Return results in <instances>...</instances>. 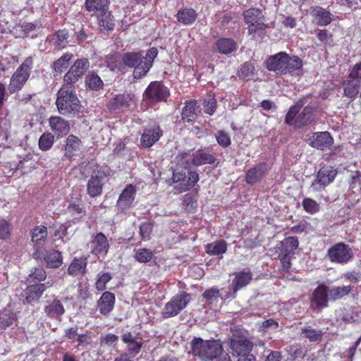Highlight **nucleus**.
<instances>
[{"instance_id":"1","label":"nucleus","mask_w":361,"mask_h":361,"mask_svg":"<svg viewBox=\"0 0 361 361\" xmlns=\"http://www.w3.org/2000/svg\"><path fill=\"white\" fill-rule=\"evenodd\" d=\"M192 353L203 361H231L228 353L223 350L218 341H204L195 338L191 343Z\"/></svg>"},{"instance_id":"2","label":"nucleus","mask_w":361,"mask_h":361,"mask_svg":"<svg viewBox=\"0 0 361 361\" xmlns=\"http://www.w3.org/2000/svg\"><path fill=\"white\" fill-rule=\"evenodd\" d=\"M156 48H151L145 54L144 52H129L122 56L123 67H134L133 76L140 78L145 76L153 64L154 59L157 56Z\"/></svg>"},{"instance_id":"3","label":"nucleus","mask_w":361,"mask_h":361,"mask_svg":"<svg viewBox=\"0 0 361 361\" xmlns=\"http://www.w3.org/2000/svg\"><path fill=\"white\" fill-rule=\"evenodd\" d=\"M56 104L59 111L63 115L79 112L80 102L73 90V86L63 84L57 93Z\"/></svg>"},{"instance_id":"4","label":"nucleus","mask_w":361,"mask_h":361,"mask_svg":"<svg viewBox=\"0 0 361 361\" xmlns=\"http://www.w3.org/2000/svg\"><path fill=\"white\" fill-rule=\"evenodd\" d=\"M190 300V295L184 291L175 295L165 304L161 312L162 317L168 319L177 316L187 307Z\"/></svg>"},{"instance_id":"5","label":"nucleus","mask_w":361,"mask_h":361,"mask_svg":"<svg viewBox=\"0 0 361 361\" xmlns=\"http://www.w3.org/2000/svg\"><path fill=\"white\" fill-rule=\"evenodd\" d=\"M32 63V59L27 58L13 73L8 85V90L11 93L19 91L24 86L30 77Z\"/></svg>"},{"instance_id":"6","label":"nucleus","mask_w":361,"mask_h":361,"mask_svg":"<svg viewBox=\"0 0 361 361\" xmlns=\"http://www.w3.org/2000/svg\"><path fill=\"white\" fill-rule=\"evenodd\" d=\"M327 255L331 262L346 264L353 258L354 253L348 245L338 243L328 250Z\"/></svg>"},{"instance_id":"7","label":"nucleus","mask_w":361,"mask_h":361,"mask_svg":"<svg viewBox=\"0 0 361 361\" xmlns=\"http://www.w3.org/2000/svg\"><path fill=\"white\" fill-rule=\"evenodd\" d=\"M178 160V164L184 168H190L191 166H198L207 164H212L214 161V157L204 152H197L193 154L192 158L188 157V155L181 154L176 157Z\"/></svg>"},{"instance_id":"8","label":"nucleus","mask_w":361,"mask_h":361,"mask_svg":"<svg viewBox=\"0 0 361 361\" xmlns=\"http://www.w3.org/2000/svg\"><path fill=\"white\" fill-rule=\"evenodd\" d=\"M90 67L87 59H77L63 77V84L73 86Z\"/></svg>"},{"instance_id":"9","label":"nucleus","mask_w":361,"mask_h":361,"mask_svg":"<svg viewBox=\"0 0 361 361\" xmlns=\"http://www.w3.org/2000/svg\"><path fill=\"white\" fill-rule=\"evenodd\" d=\"M172 180L178 183L176 187L178 192H183L195 185L199 180V175L195 171H190L186 175L185 172L177 169L173 171Z\"/></svg>"},{"instance_id":"10","label":"nucleus","mask_w":361,"mask_h":361,"mask_svg":"<svg viewBox=\"0 0 361 361\" xmlns=\"http://www.w3.org/2000/svg\"><path fill=\"white\" fill-rule=\"evenodd\" d=\"M337 174V171L332 166L322 167L317 173L315 180L311 184L310 188L314 192H319L324 189L334 181Z\"/></svg>"},{"instance_id":"11","label":"nucleus","mask_w":361,"mask_h":361,"mask_svg":"<svg viewBox=\"0 0 361 361\" xmlns=\"http://www.w3.org/2000/svg\"><path fill=\"white\" fill-rule=\"evenodd\" d=\"M243 16L245 21L248 25L250 34H254L264 30V16L259 9L250 8L245 11Z\"/></svg>"},{"instance_id":"12","label":"nucleus","mask_w":361,"mask_h":361,"mask_svg":"<svg viewBox=\"0 0 361 361\" xmlns=\"http://www.w3.org/2000/svg\"><path fill=\"white\" fill-rule=\"evenodd\" d=\"M33 256L37 260L44 259L50 268L59 267L62 264L61 254L55 250H46L44 247H38Z\"/></svg>"},{"instance_id":"13","label":"nucleus","mask_w":361,"mask_h":361,"mask_svg":"<svg viewBox=\"0 0 361 361\" xmlns=\"http://www.w3.org/2000/svg\"><path fill=\"white\" fill-rule=\"evenodd\" d=\"M52 284L47 283H27V288L23 291L21 295L23 297L24 302L27 303L38 300L43 293Z\"/></svg>"},{"instance_id":"14","label":"nucleus","mask_w":361,"mask_h":361,"mask_svg":"<svg viewBox=\"0 0 361 361\" xmlns=\"http://www.w3.org/2000/svg\"><path fill=\"white\" fill-rule=\"evenodd\" d=\"M136 193V186L132 184L127 185L118 197L116 204L118 209L121 212H124L132 207Z\"/></svg>"},{"instance_id":"15","label":"nucleus","mask_w":361,"mask_h":361,"mask_svg":"<svg viewBox=\"0 0 361 361\" xmlns=\"http://www.w3.org/2000/svg\"><path fill=\"white\" fill-rule=\"evenodd\" d=\"M169 95L168 88L157 81L151 82L145 92V96L152 102L164 101Z\"/></svg>"},{"instance_id":"16","label":"nucleus","mask_w":361,"mask_h":361,"mask_svg":"<svg viewBox=\"0 0 361 361\" xmlns=\"http://www.w3.org/2000/svg\"><path fill=\"white\" fill-rule=\"evenodd\" d=\"M288 54L279 52L269 56L265 61V66L269 71L277 74H286V63L288 62Z\"/></svg>"},{"instance_id":"17","label":"nucleus","mask_w":361,"mask_h":361,"mask_svg":"<svg viewBox=\"0 0 361 361\" xmlns=\"http://www.w3.org/2000/svg\"><path fill=\"white\" fill-rule=\"evenodd\" d=\"M334 140L330 133L324 132H319L313 133L309 138L310 145L318 149H324L332 145Z\"/></svg>"},{"instance_id":"18","label":"nucleus","mask_w":361,"mask_h":361,"mask_svg":"<svg viewBox=\"0 0 361 361\" xmlns=\"http://www.w3.org/2000/svg\"><path fill=\"white\" fill-rule=\"evenodd\" d=\"M134 104V96L130 94H120L112 98L108 107L111 111L126 109L130 107Z\"/></svg>"},{"instance_id":"19","label":"nucleus","mask_w":361,"mask_h":361,"mask_svg":"<svg viewBox=\"0 0 361 361\" xmlns=\"http://www.w3.org/2000/svg\"><path fill=\"white\" fill-rule=\"evenodd\" d=\"M161 135L162 132L159 126L154 125L144 130L140 140L141 144L145 147H150L160 139Z\"/></svg>"},{"instance_id":"20","label":"nucleus","mask_w":361,"mask_h":361,"mask_svg":"<svg viewBox=\"0 0 361 361\" xmlns=\"http://www.w3.org/2000/svg\"><path fill=\"white\" fill-rule=\"evenodd\" d=\"M230 346L233 355L237 357L250 353L252 349V343L245 338L231 339Z\"/></svg>"},{"instance_id":"21","label":"nucleus","mask_w":361,"mask_h":361,"mask_svg":"<svg viewBox=\"0 0 361 361\" xmlns=\"http://www.w3.org/2000/svg\"><path fill=\"white\" fill-rule=\"evenodd\" d=\"M81 149V140L78 137L70 135L66 139L64 155L69 159L78 157L80 154Z\"/></svg>"},{"instance_id":"22","label":"nucleus","mask_w":361,"mask_h":361,"mask_svg":"<svg viewBox=\"0 0 361 361\" xmlns=\"http://www.w3.org/2000/svg\"><path fill=\"white\" fill-rule=\"evenodd\" d=\"M298 246L296 237H288L281 241L276 246L279 256H290Z\"/></svg>"},{"instance_id":"23","label":"nucleus","mask_w":361,"mask_h":361,"mask_svg":"<svg viewBox=\"0 0 361 361\" xmlns=\"http://www.w3.org/2000/svg\"><path fill=\"white\" fill-rule=\"evenodd\" d=\"M49 123L51 130L58 135H66L69 131L68 122L61 117L51 116Z\"/></svg>"},{"instance_id":"24","label":"nucleus","mask_w":361,"mask_h":361,"mask_svg":"<svg viewBox=\"0 0 361 361\" xmlns=\"http://www.w3.org/2000/svg\"><path fill=\"white\" fill-rule=\"evenodd\" d=\"M92 252L96 255H105L109 249L106 237L102 233H97L92 241Z\"/></svg>"},{"instance_id":"25","label":"nucleus","mask_w":361,"mask_h":361,"mask_svg":"<svg viewBox=\"0 0 361 361\" xmlns=\"http://www.w3.org/2000/svg\"><path fill=\"white\" fill-rule=\"evenodd\" d=\"M114 303V295L109 291L104 292L98 301L100 313L104 315L109 314L113 310Z\"/></svg>"},{"instance_id":"26","label":"nucleus","mask_w":361,"mask_h":361,"mask_svg":"<svg viewBox=\"0 0 361 361\" xmlns=\"http://www.w3.org/2000/svg\"><path fill=\"white\" fill-rule=\"evenodd\" d=\"M312 14L317 24L320 26L327 25L332 20L331 13L319 6L314 7Z\"/></svg>"},{"instance_id":"27","label":"nucleus","mask_w":361,"mask_h":361,"mask_svg":"<svg viewBox=\"0 0 361 361\" xmlns=\"http://www.w3.org/2000/svg\"><path fill=\"white\" fill-rule=\"evenodd\" d=\"M267 166L265 163H260L255 167L250 169L246 176V181L249 184L257 183L266 173Z\"/></svg>"},{"instance_id":"28","label":"nucleus","mask_w":361,"mask_h":361,"mask_svg":"<svg viewBox=\"0 0 361 361\" xmlns=\"http://www.w3.org/2000/svg\"><path fill=\"white\" fill-rule=\"evenodd\" d=\"M102 176L98 172L97 174L92 176L87 183L88 194L91 197H96L102 191Z\"/></svg>"},{"instance_id":"29","label":"nucleus","mask_w":361,"mask_h":361,"mask_svg":"<svg viewBox=\"0 0 361 361\" xmlns=\"http://www.w3.org/2000/svg\"><path fill=\"white\" fill-rule=\"evenodd\" d=\"M328 298L329 289H327L326 286L322 285L319 286L313 292L312 300L317 306L325 307L326 306Z\"/></svg>"},{"instance_id":"30","label":"nucleus","mask_w":361,"mask_h":361,"mask_svg":"<svg viewBox=\"0 0 361 361\" xmlns=\"http://www.w3.org/2000/svg\"><path fill=\"white\" fill-rule=\"evenodd\" d=\"M314 120V115L312 107L306 106L299 114L295 121V127L302 128L304 126L312 123Z\"/></svg>"},{"instance_id":"31","label":"nucleus","mask_w":361,"mask_h":361,"mask_svg":"<svg viewBox=\"0 0 361 361\" xmlns=\"http://www.w3.org/2000/svg\"><path fill=\"white\" fill-rule=\"evenodd\" d=\"M178 21L185 25L192 24L197 18V13L192 8L180 9L176 15Z\"/></svg>"},{"instance_id":"32","label":"nucleus","mask_w":361,"mask_h":361,"mask_svg":"<svg viewBox=\"0 0 361 361\" xmlns=\"http://www.w3.org/2000/svg\"><path fill=\"white\" fill-rule=\"evenodd\" d=\"M215 48L222 54H229L235 50L236 44L231 39L221 38L216 42Z\"/></svg>"},{"instance_id":"33","label":"nucleus","mask_w":361,"mask_h":361,"mask_svg":"<svg viewBox=\"0 0 361 361\" xmlns=\"http://www.w3.org/2000/svg\"><path fill=\"white\" fill-rule=\"evenodd\" d=\"M197 112H200V109L196 106V102H188L182 111V118L186 122H192L196 118Z\"/></svg>"},{"instance_id":"34","label":"nucleus","mask_w":361,"mask_h":361,"mask_svg":"<svg viewBox=\"0 0 361 361\" xmlns=\"http://www.w3.org/2000/svg\"><path fill=\"white\" fill-rule=\"evenodd\" d=\"M98 22L100 29L103 32L112 30L114 27L113 16L106 10L101 12L98 16Z\"/></svg>"},{"instance_id":"35","label":"nucleus","mask_w":361,"mask_h":361,"mask_svg":"<svg viewBox=\"0 0 361 361\" xmlns=\"http://www.w3.org/2000/svg\"><path fill=\"white\" fill-rule=\"evenodd\" d=\"M252 279V274L250 271H240L235 274L233 280V290L235 292L247 286Z\"/></svg>"},{"instance_id":"36","label":"nucleus","mask_w":361,"mask_h":361,"mask_svg":"<svg viewBox=\"0 0 361 361\" xmlns=\"http://www.w3.org/2000/svg\"><path fill=\"white\" fill-rule=\"evenodd\" d=\"M105 63L113 71H121L123 68L122 56L119 53H114L106 56Z\"/></svg>"},{"instance_id":"37","label":"nucleus","mask_w":361,"mask_h":361,"mask_svg":"<svg viewBox=\"0 0 361 361\" xmlns=\"http://www.w3.org/2000/svg\"><path fill=\"white\" fill-rule=\"evenodd\" d=\"M360 85L361 81L351 79L348 80L343 84L344 95L351 100H354L359 92Z\"/></svg>"},{"instance_id":"38","label":"nucleus","mask_w":361,"mask_h":361,"mask_svg":"<svg viewBox=\"0 0 361 361\" xmlns=\"http://www.w3.org/2000/svg\"><path fill=\"white\" fill-rule=\"evenodd\" d=\"M45 313L51 317L59 318L64 314V308L59 300H54L44 307Z\"/></svg>"},{"instance_id":"39","label":"nucleus","mask_w":361,"mask_h":361,"mask_svg":"<svg viewBox=\"0 0 361 361\" xmlns=\"http://www.w3.org/2000/svg\"><path fill=\"white\" fill-rule=\"evenodd\" d=\"M205 250L210 255H222L227 250V244L223 240L214 241L207 244Z\"/></svg>"},{"instance_id":"40","label":"nucleus","mask_w":361,"mask_h":361,"mask_svg":"<svg viewBox=\"0 0 361 361\" xmlns=\"http://www.w3.org/2000/svg\"><path fill=\"white\" fill-rule=\"evenodd\" d=\"M87 266L85 258H75L70 264L68 272L70 275L77 276L83 274Z\"/></svg>"},{"instance_id":"41","label":"nucleus","mask_w":361,"mask_h":361,"mask_svg":"<svg viewBox=\"0 0 361 361\" xmlns=\"http://www.w3.org/2000/svg\"><path fill=\"white\" fill-rule=\"evenodd\" d=\"M16 320V314L11 312L8 309H4L0 311V326L3 329H6L13 324Z\"/></svg>"},{"instance_id":"42","label":"nucleus","mask_w":361,"mask_h":361,"mask_svg":"<svg viewBox=\"0 0 361 361\" xmlns=\"http://www.w3.org/2000/svg\"><path fill=\"white\" fill-rule=\"evenodd\" d=\"M109 0H86L85 6L88 11L104 12L108 8Z\"/></svg>"},{"instance_id":"43","label":"nucleus","mask_w":361,"mask_h":361,"mask_svg":"<svg viewBox=\"0 0 361 361\" xmlns=\"http://www.w3.org/2000/svg\"><path fill=\"white\" fill-rule=\"evenodd\" d=\"M351 291L350 286L342 287H333L329 289V299L336 300L348 295Z\"/></svg>"},{"instance_id":"44","label":"nucleus","mask_w":361,"mask_h":361,"mask_svg":"<svg viewBox=\"0 0 361 361\" xmlns=\"http://www.w3.org/2000/svg\"><path fill=\"white\" fill-rule=\"evenodd\" d=\"M47 278V273L43 268H34L30 271V274L27 277V283H41Z\"/></svg>"},{"instance_id":"45","label":"nucleus","mask_w":361,"mask_h":361,"mask_svg":"<svg viewBox=\"0 0 361 361\" xmlns=\"http://www.w3.org/2000/svg\"><path fill=\"white\" fill-rule=\"evenodd\" d=\"M73 54H64L62 56H61L57 61L54 63V69L57 73H62L65 71L69 66V61L72 59Z\"/></svg>"},{"instance_id":"46","label":"nucleus","mask_w":361,"mask_h":361,"mask_svg":"<svg viewBox=\"0 0 361 361\" xmlns=\"http://www.w3.org/2000/svg\"><path fill=\"white\" fill-rule=\"evenodd\" d=\"M288 62L286 63V73L300 71L302 66L301 59L295 56H290L288 54Z\"/></svg>"},{"instance_id":"47","label":"nucleus","mask_w":361,"mask_h":361,"mask_svg":"<svg viewBox=\"0 0 361 361\" xmlns=\"http://www.w3.org/2000/svg\"><path fill=\"white\" fill-rule=\"evenodd\" d=\"M153 252L149 249L140 248L135 250L134 257L135 259L140 263H147L153 258Z\"/></svg>"},{"instance_id":"48","label":"nucleus","mask_w":361,"mask_h":361,"mask_svg":"<svg viewBox=\"0 0 361 361\" xmlns=\"http://www.w3.org/2000/svg\"><path fill=\"white\" fill-rule=\"evenodd\" d=\"M38 24L37 23H23L22 24L17 25L13 30L16 35L18 34L19 37H22L23 35H27L31 31L34 30Z\"/></svg>"},{"instance_id":"49","label":"nucleus","mask_w":361,"mask_h":361,"mask_svg":"<svg viewBox=\"0 0 361 361\" xmlns=\"http://www.w3.org/2000/svg\"><path fill=\"white\" fill-rule=\"evenodd\" d=\"M112 275L109 272H99L97 274V280L96 281V288L99 290H103L106 289V283L111 281Z\"/></svg>"},{"instance_id":"50","label":"nucleus","mask_w":361,"mask_h":361,"mask_svg":"<svg viewBox=\"0 0 361 361\" xmlns=\"http://www.w3.org/2000/svg\"><path fill=\"white\" fill-rule=\"evenodd\" d=\"M86 84L90 89L94 90H99L103 86L102 79L95 73H91L87 77Z\"/></svg>"},{"instance_id":"51","label":"nucleus","mask_w":361,"mask_h":361,"mask_svg":"<svg viewBox=\"0 0 361 361\" xmlns=\"http://www.w3.org/2000/svg\"><path fill=\"white\" fill-rule=\"evenodd\" d=\"M54 137L51 133L43 134L39 140V147L43 151H47L51 147Z\"/></svg>"},{"instance_id":"52","label":"nucleus","mask_w":361,"mask_h":361,"mask_svg":"<svg viewBox=\"0 0 361 361\" xmlns=\"http://www.w3.org/2000/svg\"><path fill=\"white\" fill-rule=\"evenodd\" d=\"M47 235V229L45 226H38L32 231V242L35 245L42 240H44Z\"/></svg>"},{"instance_id":"53","label":"nucleus","mask_w":361,"mask_h":361,"mask_svg":"<svg viewBox=\"0 0 361 361\" xmlns=\"http://www.w3.org/2000/svg\"><path fill=\"white\" fill-rule=\"evenodd\" d=\"M302 207L306 212L311 214L317 213L320 209L319 204L311 198H305L302 201Z\"/></svg>"},{"instance_id":"54","label":"nucleus","mask_w":361,"mask_h":361,"mask_svg":"<svg viewBox=\"0 0 361 361\" xmlns=\"http://www.w3.org/2000/svg\"><path fill=\"white\" fill-rule=\"evenodd\" d=\"M302 334L312 342L317 341L322 337V334L319 331L314 329L310 326L302 329Z\"/></svg>"},{"instance_id":"55","label":"nucleus","mask_w":361,"mask_h":361,"mask_svg":"<svg viewBox=\"0 0 361 361\" xmlns=\"http://www.w3.org/2000/svg\"><path fill=\"white\" fill-rule=\"evenodd\" d=\"M302 107V104H297L296 105L290 108L286 116V123L288 125H293L295 126V121L296 118V115Z\"/></svg>"},{"instance_id":"56","label":"nucleus","mask_w":361,"mask_h":361,"mask_svg":"<svg viewBox=\"0 0 361 361\" xmlns=\"http://www.w3.org/2000/svg\"><path fill=\"white\" fill-rule=\"evenodd\" d=\"M68 33L66 30H59L55 35V44L59 49H63L67 43Z\"/></svg>"},{"instance_id":"57","label":"nucleus","mask_w":361,"mask_h":361,"mask_svg":"<svg viewBox=\"0 0 361 361\" xmlns=\"http://www.w3.org/2000/svg\"><path fill=\"white\" fill-rule=\"evenodd\" d=\"M216 139L219 145L226 147L231 145V138L228 133L223 130H219L216 134Z\"/></svg>"},{"instance_id":"58","label":"nucleus","mask_w":361,"mask_h":361,"mask_svg":"<svg viewBox=\"0 0 361 361\" xmlns=\"http://www.w3.org/2000/svg\"><path fill=\"white\" fill-rule=\"evenodd\" d=\"M216 108V102L214 97H209L204 101L203 109L206 114L212 115Z\"/></svg>"},{"instance_id":"59","label":"nucleus","mask_w":361,"mask_h":361,"mask_svg":"<svg viewBox=\"0 0 361 361\" xmlns=\"http://www.w3.org/2000/svg\"><path fill=\"white\" fill-rule=\"evenodd\" d=\"M255 68L250 63H244L240 71L239 75L243 78H250V76L254 73Z\"/></svg>"},{"instance_id":"60","label":"nucleus","mask_w":361,"mask_h":361,"mask_svg":"<svg viewBox=\"0 0 361 361\" xmlns=\"http://www.w3.org/2000/svg\"><path fill=\"white\" fill-rule=\"evenodd\" d=\"M152 230V225L150 223H142L140 226V233L142 236V238L144 240L148 239Z\"/></svg>"},{"instance_id":"61","label":"nucleus","mask_w":361,"mask_h":361,"mask_svg":"<svg viewBox=\"0 0 361 361\" xmlns=\"http://www.w3.org/2000/svg\"><path fill=\"white\" fill-rule=\"evenodd\" d=\"M118 337L113 334H109L102 338L101 343L110 347L116 346Z\"/></svg>"},{"instance_id":"62","label":"nucleus","mask_w":361,"mask_h":361,"mask_svg":"<svg viewBox=\"0 0 361 361\" xmlns=\"http://www.w3.org/2000/svg\"><path fill=\"white\" fill-rule=\"evenodd\" d=\"M10 235V226L8 222L0 219V239H6Z\"/></svg>"},{"instance_id":"63","label":"nucleus","mask_w":361,"mask_h":361,"mask_svg":"<svg viewBox=\"0 0 361 361\" xmlns=\"http://www.w3.org/2000/svg\"><path fill=\"white\" fill-rule=\"evenodd\" d=\"M349 78L351 80L361 81V62L356 63L349 74Z\"/></svg>"},{"instance_id":"64","label":"nucleus","mask_w":361,"mask_h":361,"mask_svg":"<svg viewBox=\"0 0 361 361\" xmlns=\"http://www.w3.org/2000/svg\"><path fill=\"white\" fill-rule=\"evenodd\" d=\"M203 296L207 300L217 298L219 296V290L216 288H211L204 291Z\"/></svg>"}]
</instances>
